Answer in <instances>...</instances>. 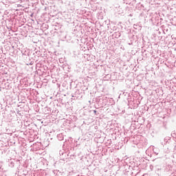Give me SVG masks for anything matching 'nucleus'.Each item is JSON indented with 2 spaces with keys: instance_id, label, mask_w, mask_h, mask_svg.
<instances>
[{
  "instance_id": "obj_1",
  "label": "nucleus",
  "mask_w": 176,
  "mask_h": 176,
  "mask_svg": "<svg viewBox=\"0 0 176 176\" xmlns=\"http://www.w3.org/2000/svg\"><path fill=\"white\" fill-rule=\"evenodd\" d=\"M96 112H97L96 111H94V113H96Z\"/></svg>"
}]
</instances>
